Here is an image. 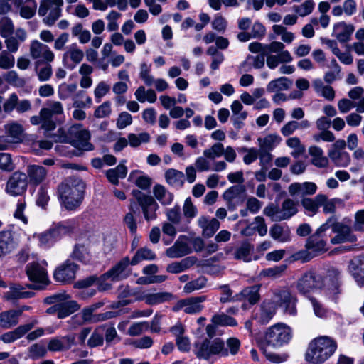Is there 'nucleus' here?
<instances>
[{
	"mask_svg": "<svg viewBox=\"0 0 364 364\" xmlns=\"http://www.w3.org/2000/svg\"><path fill=\"white\" fill-rule=\"evenodd\" d=\"M298 204L290 198L285 199L281 206L271 203L264 208V214L272 221L287 220L298 213Z\"/></svg>",
	"mask_w": 364,
	"mask_h": 364,
	"instance_id": "39448f33",
	"label": "nucleus"
},
{
	"mask_svg": "<svg viewBox=\"0 0 364 364\" xmlns=\"http://www.w3.org/2000/svg\"><path fill=\"white\" fill-rule=\"evenodd\" d=\"M211 321L214 325L221 326H235L237 325V321L233 317L223 313L215 314L212 317Z\"/></svg>",
	"mask_w": 364,
	"mask_h": 364,
	"instance_id": "4d7b16f0",
	"label": "nucleus"
},
{
	"mask_svg": "<svg viewBox=\"0 0 364 364\" xmlns=\"http://www.w3.org/2000/svg\"><path fill=\"white\" fill-rule=\"evenodd\" d=\"M26 274L33 282L47 284L48 283V274L46 268L38 262H31L26 266Z\"/></svg>",
	"mask_w": 364,
	"mask_h": 364,
	"instance_id": "5701e85b",
	"label": "nucleus"
},
{
	"mask_svg": "<svg viewBox=\"0 0 364 364\" xmlns=\"http://www.w3.org/2000/svg\"><path fill=\"white\" fill-rule=\"evenodd\" d=\"M23 310L10 309L0 313V326L9 329L18 323Z\"/></svg>",
	"mask_w": 364,
	"mask_h": 364,
	"instance_id": "c85d7f7f",
	"label": "nucleus"
},
{
	"mask_svg": "<svg viewBox=\"0 0 364 364\" xmlns=\"http://www.w3.org/2000/svg\"><path fill=\"white\" fill-rule=\"evenodd\" d=\"M276 314V309L272 303L269 301H264L259 306L257 311L253 315V318L255 319L259 324H267Z\"/></svg>",
	"mask_w": 364,
	"mask_h": 364,
	"instance_id": "bb28decb",
	"label": "nucleus"
},
{
	"mask_svg": "<svg viewBox=\"0 0 364 364\" xmlns=\"http://www.w3.org/2000/svg\"><path fill=\"white\" fill-rule=\"evenodd\" d=\"M13 248V237L9 231L0 232V257L9 253Z\"/></svg>",
	"mask_w": 364,
	"mask_h": 364,
	"instance_id": "49530a36",
	"label": "nucleus"
},
{
	"mask_svg": "<svg viewBox=\"0 0 364 364\" xmlns=\"http://www.w3.org/2000/svg\"><path fill=\"white\" fill-rule=\"evenodd\" d=\"M340 277L341 271L334 267H328L325 274L309 270L304 272L297 279L295 287L299 294L306 296L311 291L323 289L328 285V295L332 299H336L341 291Z\"/></svg>",
	"mask_w": 364,
	"mask_h": 364,
	"instance_id": "f257e3e1",
	"label": "nucleus"
},
{
	"mask_svg": "<svg viewBox=\"0 0 364 364\" xmlns=\"http://www.w3.org/2000/svg\"><path fill=\"white\" fill-rule=\"evenodd\" d=\"M354 30L352 24L340 22L334 26L333 33L339 42L346 43L350 41Z\"/></svg>",
	"mask_w": 364,
	"mask_h": 364,
	"instance_id": "2f4dec72",
	"label": "nucleus"
},
{
	"mask_svg": "<svg viewBox=\"0 0 364 364\" xmlns=\"http://www.w3.org/2000/svg\"><path fill=\"white\" fill-rule=\"evenodd\" d=\"M70 257L81 263L87 264L90 261V254L88 248L84 245H75Z\"/></svg>",
	"mask_w": 364,
	"mask_h": 364,
	"instance_id": "37998d69",
	"label": "nucleus"
},
{
	"mask_svg": "<svg viewBox=\"0 0 364 364\" xmlns=\"http://www.w3.org/2000/svg\"><path fill=\"white\" fill-rule=\"evenodd\" d=\"M131 265V260L128 257H123L109 270L101 276L102 279H110L112 281H119L128 277L129 271V266Z\"/></svg>",
	"mask_w": 364,
	"mask_h": 364,
	"instance_id": "f3484780",
	"label": "nucleus"
},
{
	"mask_svg": "<svg viewBox=\"0 0 364 364\" xmlns=\"http://www.w3.org/2000/svg\"><path fill=\"white\" fill-rule=\"evenodd\" d=\"M132 194L136 200V203L141 208L145 220H156L157 218L156 211L159 210V205L155 198L137 189L132 190Z\"/></svg>",
	"mask_w": 364,
	"mask_h": 364,
	"instance_id": "0eeeda50",
	"label": "nucleus"
},
{
	"mask_svg": "<svg viewBox=\"0 0 364 364\" xmlns=\"http://www.w3.org/2000/svg\"><path fill=\"white\" fill-rule=\"evenodd\" d=\"M224 152V146L221 143H215L210 148L206 149L203 151L205 157L213 160L215 158L223 156Z\"/></svg>",
	"mask_w": 364,
	"mask_h": 364,
	"instance_id": "e2e57ef3",
	"label": "nucleus"
},
{
	"mask_svg": "<svg viewBox=\"0 0 364 364\" xmlns=\"http://www.w3.org/2000/svg\"><path fill=\"white\" fill-rule=\"evenodd\" d=\"M139 171H132L128 178L130 182H133L139 188L146 190L149 188L151 185V179L146 176H138L140 174Z\"/></svg>",
	"mask_w": 364,
	"mask_h": 364,
	"instance_id": "3c124183",
	"label": "nucleus"
},
{
	"mask_svg": "<svg viewBox=\"0 0 364 364\" xmlns=\"http://www.w3.org/2000/svg\"><path fill=\"white\" fill-rule=\"evenodd\" d=\"M328 68L331 69L329 71L326 72L324 75V80L328 84H331L336 80L341 78V68L338 64L335 59H333L331 61Z\"/></svg>",
	"mask_w": 364,
	"mask_h": 364,
	"instance_id": "5fc2aeb1",
	"label": "nucleus"
},
{
	"mask_svg": "<svg viewBox=\"0 0 364 364\" xmlns=\"http://www.w3.org/2000/svg\"><path fill=\"white\" fill-rule=\"evenodd\" d=\"M63 0H41L38 15L44 17L43 21L47 26H53L61 16Z\"/></svg>",
	"mask_w": 364,
	"mask_h": 364,
	"instance_id": "6e6552de",
	"label": "nucleus"
},
{
	"mask_svg": "<svg viewBox=\"0 0 364 364\" xmlns=\"http://www.w3.org/2000/svg\"><path fill=\"white\" fill-rule=\"evenodd\" d=\"M30 55L33 59L50 63L53 61L55 55L50 48L37 40L33 41L30 46Z\"/></svg>",
	"mask_w": 364,
	"mask_h": 364,
	"instance_id": "6ab92c4d",
	"label": "nucleus"
},
{
	"mask_svg": "<svg viewBox=\"0 0 364 364\" xmlns=\"http://www.w3.org/2000/svg\"><path fill=\"white\" fill-rule=\"evenodd\" d=\"M91 104V97L87 96L84 90H79L73 98L74 107L82 108L85 107L86 105H90Z\"/></svg>",
	"mask_w": 364,
	"mask_h": 364,
	"instance_id": "338daca9",
	"label": "nucleus"
},
{
	"mask_svg": "<svg viewBox=\"0 0 364 364\" xmlns=\"http://www.w3.org/2000/svg\"><path fill=\"white\" fill-rule=\"evenodd\" d=\"M292 85V81L285 77H281L269 82L267 90L269 92L287 90Z\"/></svg>",
	"mask_w": 364,
	"mask_h": 364,
	"instance_id": "c03bdc74",
	"label": "nucleus"
},
{
	"mask_svg": "<svg viewBox=\"0 0 364 364\" xmlns=\"http://www.w3.org/2000/svg\"><path fill=\"white\" fill-rule=\"evenodd\" d=\"M326 199V196L324 194H318L313 198L302 197L301 198V205L308 215L313 216L318 212L320 207H321Z\"/></svg>",
	"mask_w": 364,
	"mask_h": 364,
	"instance_id": "a878e982",
	"label": "nucleus"
},
{
	"mask_svg": "<svg viewBox=\"0 0 364 364\" xmlns=\"http://www.w3.org/2000/svg\"><path fill=\"white\" fill-rule=\"evenodd\" d=\"M80 267L70 259L58 265L54 271V279L62 284H70L76 278Z\"/></svg>",
	"mask_w": 364,
	"mask_h": 364,
	"instance_id": "4468645a",
	"label": "nucleus"
},
{
	"mask_svg": "<svg viewBox=\"0 0 364 364\" xmlns=\"http://www.w3.org/2000/svg\"><path fill=\"white\" fill-rule=\"evenodd\" d=\"M80 306L74 300L65 301L59 304L58 318H65L78 311Z\"/></svg>",
	"mask_w": 364,
	"mask_h": 364,
	"instance_id": "a18cd8bd",
	"label": "nucleus"
},
{
	"mask_svg": "<svg viewBox=\"0 0 364 364\" xmlns=\"http://www.w3.org/2000/svg\"><path fill=\"white\" fill-rule=\"evenodd\" d=\"M314 6L315 3L313 0H306L301 5H294L292 9L299 16H306L313 11Z\"/></svg>",
	"mask_w": 364,
	"mask_h": 364,
	"instance_id": "052dcab7",
	"label": "nucleus"
},
{
	"mask_svg": "<svg viewBox=\"0 0 364 364\" xmlns=\"http://www.w3.org/2000/svg\"><path fill=\"white\" fill-rule=\"evenodd\" d=\"M173 296L169 292H158L147 294L137 298L139 301H144L148 305L154 306L161 303L171 301Z\"/></svg>",
	"mask_w": 364,
	"mask_h": 364,
	"instance_id": "72a5a7b5",
	"label": "nucleus"
},
{
	"mask_svg": "<svg viewBox=\"0 0 364 364\" xmlns=\"http://www.w3.org/2000/svg\"><path fill=\"white\" fill-rule=\"evenodd\" d=\"M127 139L129 145L136 148L142 143H148L150 141V135L147 132H141L139 134L131 133L128 134Z\"/></svg>",
	"mask_w": 364,
	"mask_h": 364,
	"instance_id": "13d9d810",
	"label": "nucleus"
},
{
	"mask_svg": "<svg viewBox=\"0 0 364 364\" xmlns=\"http://www.w3.org/2000/svg\"><path fill=\"white\" fill-rule=\"evenodd\" d=\"M24 287L20 284H13L5 294L8 301H14L21 299H28L34 296L33 291H23Z\"/></svg>",
	"mask_w": 364,
	"mask_h": 364,
	"instance_id": "c9c22d12",
	"label": "nucleus"
},
{
	"mask_svg": "<svg viewBox=\"0 0 364 364\" xmlns=\"http://www.w3.org/2000/svg\"><path fill=\"white\" fill-rule=\"evenodd\" d=\"M155 253L149 248L144 247L139 249L131 260V265H136L143 260H154Z\"/></svg>",
	"mask_w": 364,
	"mask_h": 364,
	"instance_id": "8fccbe9b",
	"label": "nucleus"
},
{
	"mask_svg": "<svg viewBox=\"0 0 364 364\" xmlns=\"http://www.w3.org/2000/svg\"><path fill=\"white\" fill-rule=\"evenodd\" d=\"M193 352L199 359L209 360L213 356H228V349H225L224 341L216 338L198 339L193 343Z\"/></svg>",
	"mask_w": 364,
	"mask_h": 364,
	"instance_id": "20e7f679",
	"label": "nucleus"
},
{
	"mask_svg": "<svg viewBox=\"0 0 364 364\" xmlns=\"http://www.w3.org/2000/svg\"><path fill=\"white\" fill-rule=\"evenodd\" d=\"M165 179L170 186L181 188L185 183V174L178 170L169 168L165 172Z\"/></svg>",
	"mask_w": 364,
	"mask_h": 364,
	"instance_id": "e433bc0d",
	"label": "nucleus"
},
{
	"mask_svg": "<svg viewBox=\"0 0 364 364\" xmlns=\"http://www.w3.org/2000/svg\"><path fill=\"white\" fill-rule=\"evenodd\" d=\"M260 287L259 284L245 287L240 293V296L241 299L247 300L250 304L254 305L260 300Z\"/></svg>",
	"mask_w": 364,
	"mask_h": 364,
	"instance_id": "a19ab883",
	"label": "nucleus"
},
{
	"mask_svg": "<svg viewBox=\"0 0 364 364\" xmlns=\"http://www.w3.org/2000/svg\"><path fill=\"white\" fill-rule=\"evenodd\" d=\"M292 337L291 329L286 324L279 323L269 327L264 337L266 345L279 348L287 344Z\"/></svg>",
	"mask_w": 364,
	"mask_h": 364,
	"instance_id": "423d86ee",
	"label": "nucleus"
},
{
	"mask_svg": "<svg viewBox=\"0 0 364 364\" xmlns=\"http://www.w3.org/2000/svg\"><path fill=\"white\" fill-rule=\"evenodd\" d=\"M274 299L276 304L283 309L284 314L290 316L297 314L296 304L298 299L289 288L284 287L275 290L274 291Z\"/></svg>",
	"mask_w": 364,
	"mask_h": 364,
	"instance_id": "9b49d317",
	"label": "nucleus"
},
{
	"mask_svg": "<svg viewBox=\"0 0 364 364\" xmlns=\"http://www.w3.org/2000/svg\"><path fill=\"white\" fill-rule=\"evenodd\" d=\"M245 191V190L243 186H233L224 192L223 197L225 200L230 203L234 199L240 197Z\"/></svg>",
	"mask_w": 364,
	"mask_h": 364,
	"instance_id": "680f3d73",
	"label": "nucleus"
},
{
	"mask_svg": "<svg viewBox=\"0 0 364 364\" xmlns=\"http://www.w3.org/2000/svg\"><path fill=\"white\" fill-rule=\"evenodd\" d=\"M15 64V58L14 55L10 54L7 50H3L0 53V68L9 70L12 68Z\"/></svg>",
	"mask_w": 364,
	"mask_h": 364,
	"instance_id": "774afa93",
	"label": "nucleus"
},
{
	"mask_svg": "<svg viewBox=\"0 0 364 364\" xmlns=\"http://www.w3.org/2000/svg\"><path fill=\"white\" fill-rule=\"evenodd\" d=\"M309 154L311 156V164L318 168H325L328 165L327 157L323 155V150L316 146L309 148Z\"/></svg>",
	"mask_w": 364,
	"mask_h": 364,
	"instance_id": "ea45409f",
	"label": "nucleus"
},
{
	"mask_svg": "<svg viewBox=\"0 0 364 364\" xmlns=\"http://www.w3.org/2000/svg\"><path fill=\"white\" fill-rule=\"evenodd\" d=\"M43 118V129L46 132L53 131L56 127L57 117L63 114V107L61 102L50 100L40 111Z\"/></svg>",
	"mask_w": 364,
	"mask_h": 364,
	"instance_id": "1a4fd4ad",
	"label": "nucleus"
},
{
	"mask_svg": "<svg viewBox=\"0 0 364 364\" xmlns=\"http://www.w3.org/2000/svg\"><path fill=\"white\" fill-rule=\"evenodd\" d=\"M260 149L272 151L281 141V138L277 134H269L264 138H258L257 139Z\"/></svg>",
	"mask_w": 364,
	"mask_h": 364,
	"instance_id": "603ef678",
	"label": "nucleus"
},
{
	"mask_svg": "<svg viewBox=\"0 0 364 364\" xmlns=\"http://www.w3.org/2000/svg\"><path fill=\"white\" fill-rule=\"evenodd\" d=\"M271 237L279 242H287L291 240V233L287 225L274 224L269 229Z\"/></svg>",
	"mask_w": 364,
	"mask_h": 364,
	"instance_id": "7c9ffc66",
	"label": "nucleus"
},
{
	"mask_svg": "<svg viewBox=\"0 0 364 364\" xmlns=\"http://www.w3.org/2000/svg\"><path fill=\"white\" fill-rule=\"evenodd\" d=\"M317 186L313 182L293 183L288 188L291 196L299 194L301 198L315 194Z\"/></svg>",
	"mask_w": 364,
	"mask_h": 364,
	"instance_id": "cd10ccee",
	"label": "nucleus"
},
{
	"mask_svg": "<svg viewBox=\"0 0 364 364\" xmlns=\"http://www.w3.org/2000/svg\"><path fill=\"white\" fill-rule=\"evenodd\" d=\"M153 194L155 198L163 205H170L174 198V195L161 184H156L154 186Z\"/></svg>",
	"mask_w": 364,
	"mask_h": 364,
	"instance_id": "4c0bfd02",
	"label": "nucleus"
},
{
	"mask_svg": "<svg viewBox=\"0 0 364 364\" xmlns=\"http://www.w3.org/2000/svg\"><path fill=\"white\" fill-rule=\"evenodd\" d=\"M349 269L357 284L360 287H364V255L351 260Z\"/></svg>",
	"mask_w": 364,
	"mask_h": 364,
	"instance_id": "c756f323",
	"label": "nucleus"
},
{
	"mask_svg": "<svg viewBox=\"0 0 364 364\" xmlns=\"http://www.w3.org/2000/svg\"><path fill=\"white\" fill-rule=\"evenodd\" d=\"M46 353V348L41 343H34L28 348V356L32 360L42 358Z\"/></svg>",
	"mask_w": 364,
	"mask_h": 364,
	"instance_id": "bf43d9fd",
	"label": "nucleus"
},
{
	"mask_svg": "<svg viewBox=\"0 0 364 364\" xmlns=\"http://www.w3.org/2000/svg\"><path fill=\"white\" fill-rule=\"evenodd\" d=\"M86 185L75 176L65 178L57 186V195L60 205L67 210H75L82 204Z\"/></svg>",
	"mask_w": 364,
	"mask_h": 364,
	"instance_id": "f03ea898",
	"label": "nucleus"
},
{
	"mask_svg": "<svg viewBox=\"0 0 364 364\" xmlns=\"http://www.w3.org/2000/svg\"><path fill=\"white\" fill-rule=\"evenodd\" d=\"M338 349L337 341L328 336H319L312 339L307 346L304 358L309 364H323Z\"/></svg>",
	"mask_w": 364,
	"mask_h": 364,
	"instance_id": "7ed1b4c3",
	"label": "nucleus"
},
{
	"mask_svg": "<svg viewBox=\"0 0 364 364\" xmlns=\"http://www.w3.org/2000/svg\"><path fill=\"white\" fill-rule=\"evenodd\" d=\"M90 139V132L80 124H75L68 129V142L80 150L91 151L93 149V145L89 142Z\"/></svg>",
	"mask_w": 364,
	"mask_h": 364,
	"instance_id": "f8f14e48",
	"label": "nucleus"
},
{
	"mask_svg": "<svg viewBox=\"0 0 364 364\" xmlns=\"http://www.w3.org/2000/svg\"><path fill=\"white\" fill-rule=\"evenodd\" d=\"M207 281L206 277L200 276L194 280L187 282L183 287V291L187 294H190L195 291L200 290L206 286Z\"/></svg>",
	"mask_w": 364,
	"mask_h": 364,
	"instance_id": "6e6d98bb",
	"label": "nucleus"
},
{
	"mask_svg": "<svg viewBox=\"0 0 364 364\" xmlns=\"http://www.w3.org/2000/svg\"><path fill=\"white\" fill-rule=\"evenodd\" d=\"M73 228L69 222H62L52 226L49 230L37 235L41 245L50 247L53 245L61 237Z\"/></svg>",
	"mask_w": 364,
	"mask_h": 364,
	"instance_id": "ddd939ff",
	"label": "nucleus"
},
{
	"mask_svg": "<svg viewBox=\"0 0 364 364\" xmlns=\"http://www.w3.org/2000/svg\"><path fill=\"white\" fill-rule=\"evenodd\" d=\"M334 220L335 218L331 217L318 228L316 232L307 239L305 247L316 255L326 252L327 237L325 235V231L330 227V223Z\"/></svg>",
	"mask_w": 364,
	"mask_h": 364,
	"instance_id": "9d476101",
	"label": "nucleus"
},
{
	"mask_svg": "<svg viewBox=\"0 0 364 364\" xmlns=\"http://www.w3.org/2000/svg\"><path fill=\"white\" fill-rule=\"evenodd\" d=\"M136 205V203L134 200L130 201V204L129 206V212L125 215L124 218V223L129 228L130 232L132 235L136 234L137 230V224L136 218L134 214L136 213L134 210V207Z\"/></svg>",
	"mask_w": 364,
	"mask_h": 364,
	"instance_id": "de8ad7c7",
	"label": "nucleus"
},
{
	"mask_svg": "<svg viewBox=\"0 0 364 364\" xmlns=\"http://www.w3.org/2000/svg\"><path fill=\"white\" fill-rule=\"evenodd\" d=\"M14 26L11 18L4 17L0 20V35L3 38H7L13 34Z\"/></svg>",
	"mask_w": 364,
	"mask_h": 364,
	"instance_id": "0e129e2a",
	"label": "nucleus"
},
{
	"mask_svg": "<svg viewBox=\"0 0 364 364\" xmlns=\"http://www.w3.org/2000/svg\"><path fill=\"white\" fill-rule=\"evenodd\" d=\"M38 323V320L34 319L28 323L21 325L13 331L1 334L0 340L5 343H13L28 333Z\"/></svg>",
	"mask_w": 364,
	"mask_h": 364,
	"instance_id": "aec40b11",
	"label": "nucleus"
},
{
	"mask_svg": "<svg viewBox=\"0 0 364 364\" xmlns=\"http://www.w3.org/2000/svg\"><path fill=\"white\" fill-rule=\"evenodd\" d=\"M104 326H98L96 328L87 340V346L92 348L102 346L104 343Z\"/></svg>",
	"mask_w": 364,
	"mask_h": 364,
	"instance_id": "864d4df0",
	"label": "nucleus"
},
{
	"mask_svg": "<svg viewBox=\"0 0 364 364\" xmlns=\"http://www.w3.org/2000/svg\"><path fill=\"white\" fill-rule=\"evenodd\" d=\"M83 51L76 44H72L63 55V63L68 69H73L83 59Z\"/></svg>",
	"mask_w": 364,
	"mask_h": 364,
	"instance_id": "4be33fe9",
	"label": "nucleus"
},
{
	"mask_svg": "<svg viewBox=\"0 0 364 364\" xmlns=\"http://www.w3.org/2000/svg\"><path fill=\"white\" fill-rule=\"evenodd\" d=\"M75 344V335L70 334L58 338H53L50 340L48 344V350L53 352L65 351L69 350Z\"/></svg>",
	"mask_w": 364,
	"mask_h": 364,
	"instance_id": "393cba45",
	"label": "nucleus"
},
{
	"mask_svg": "<svg viewBox=\"0 0 364 364\" xmlns=\"http://www.w3.org/2000/svg\"><path fill=\"white\" fill-rule=\"evenodd\" d=\"M5 129L8 135L13 138V142L19 140L23 132L22 126L16 122L6 124Z\"/></svg>",
	"mask_w": 364,
	"mask_h": 364,
	"instance_id": "69168bd1",
	"label": "nucleus"
},
{
	"mask_svg": "<svg viewBox=\"0 0 364 364\" xmlns=\"http://www.w3.org/2000/svg\"><path fill=\"white\" fill-rule=\"evenodd\" d=\"M191 252V249L185 236H180L173 245L166 250V255L169 258H179Z\"/></svg>",
	"mask_w": 364,
	"mask_h": 364,
	"instance_id": "b1692460",
	"label": "nucleus"
},
{
	"mask_svg": "<svg viewBox=\"0 0 364 364\" xmlns=\"http://www.w3.org/2000/svg\"><path fill=\"white\" fill-rule=\"evenodd\" d=\"M196 262L195 257H188L179 262H173L166 267V271L172 274H178L193 267Z\"/></svg>",
	"mask_w": 364,
	"mask_h": 364,
	"instance_id": "f704fd0d",
	"label": "nucleus"
},
{
	"mask_svg": "<svg viewBox=\"0 0 364 364\" xmlns=\"http://www.w3.org/2000/svg\"><path fill=\"white\" fill-rule=\"evenodd\" d=\"M328 156L335 163L336 165L339 166H346L350 163V156L345 151H341L333 148L328 151Z\"/></svg>",
	"mask_w": 364,
	"mask_h": 364,
	"instance_id": "09e8293b",
	"label": "nucleus"
},
{
	"mask_svg": "<svg viewBox=\"0 0 364 364\" xmlns=\"http://www.w3.org/2000/svg\"><path fill=\"white\" fill-rule=\"evenodd\" d=\"M254 250V245L248 241H245L235 250L234 258L249 262L252 260V255Z\"/></svg>",
	"mask_w": 364,
	"mask_h": 364,
	"instance_id": "58836bf2",
	"label": "nucleus"
},
{
	"mask_svg": "<svg viewBox=\"0 0 364 364\" xmlns=\"http://www.w3.org/2000/svg\"><path fill=\"white\" fill-rule=\"evenodd\" d=\"M332 230L336 234L331 240V243L333 245L346 242H353L357 240L356 236L353 233L351 228L343 223H337L333 224Z\"/></svg>",
	"mask_w": 364,
	"mask_h": 364,
	"instance_id": "a211bd4d",
	"label": "nucleus"
},
{
	"mask_svg": "<svg viewBox=\"0 0 364 364\" xmlns=\"http://www.w3.org/2000/svg\"><path fill=\"white\" fill-rule=\"evenodd\" d=\"M127 174V168L122 163L114 168L107 170L105 173L107 180L113 185H118L119 178H125Z\"/></svg>",
	"mask_w": 364,
	"mask_h": 364,
	"instance_id": "79ce46f5",
	"label": "nucleus"
},
{
	"mask_svg": "<svg viewBox=\"0 0 364 364\" xmlns=\"http://www.w3.org/2000/svg\"><path fill=\"white\" fill-rule=\"evenodd\" d=\"M28 183L26 173L16 171L8 179L6 191L11 196H20L26 192Z\"/></svg>",
	"mask_w": 364,
	"mask_h": 364,
	"instance_id": "2eb2a0df",
	"label": "nucleus"
},
{
	"mask_svg": "<svg viewBox=\"0 0 364 364\" xmlns=\"http://www.w3.org/2000/svg\"><path fill=\"white\" fill-rule=\"evenodd\" d=\"M207 300V296H192L179 300L173 307L174 311L182 309L186 314H194L200 313L204 308L203 303Z\"/></svg>",
	"mask_w": 364,
	"mask_h": 364,
	"instance_id": "dca6fc26",
	"label": "nucleus"
},
{
	"mask_svg": "<svg viewBox=\"0 0 364 364\" xmlns=\"http://www.w3.org/2000/svg\"><path fill=\"white\" fill-rule=\"evenodd\" d=\"M198 225L203 229L205 237H211L220 228V223L216 218L209 220L205 216H201L198 220Z\"/></svg>",
	"mask_w": 364,
	"mask_h": 364,
	"instance_id": "473e14b6",
	"label": "nucleus"
},
{
	"mask_svg": "<svg viewBox=\"0 0 364 364\" xmlns=\"http://www.w3.org/2000/svg\"><path fill=\"white\" fill-rule=\"evenodd\" d=\"M26 175L30 185L37 186L46 180L48 170L41 165L30 164L26 167Z\"/></svg>",
	"mask_w": 364,
	"mask_h": 364,
	"instance_id": "412c9836",
	"label": "nucleus"
}]
</instances>
